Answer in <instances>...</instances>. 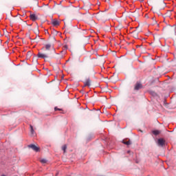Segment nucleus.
<instances>
[{
	"label": "nucleus",
	"mask_w": 176,
	"mask_h": 176,
	"mask_svg": "<svg viewBox=\"0 0 176 176\" xmlns=\"http://www.w3.org/2000/svg\"><path fill=\"white\" fill-rule=\"evenodd\" d=\"M157 145L158 146H164V145H166V140L163 138L158 139Z\"/></svg>",
	"instance_id": "1"
},
{
	"label": "nucleus",
	"mask_w": 176,
	"mask_h": 176,
	"mask_svg": "<svg viewBox=\"0 0 176 176\" xmlns=\"http://www.w3.org/2000/svg\"><path fill=\"white\" fill-rule=\"evenodd\" d=\"M28 148H31L35 152H39V147L36 146L35 144H30L28 145Z\"/></svg>",
	"instance_id": "2"
},
{
	"label": "nucleus",
	"mask_w": 176,
	"mask_h": 176,
	"mask_svg": "<svg viewBox=\"0 0 176 176\" xmlns=\"http://www.w3.org/2000/svg\"><path fill=\"white\" fill-rule=\"evenodd\" d=\"M37 57H38V58H47L48 56L47 54L38 52L37 54Z\"/></svg>",
	"instance_id": "3"
},
{
	"label": "nucleus",
	"mask_w": 176,
	"mask_h": 176,
	"mask_svg": "<svg viewBox=\"0 0 176 176\" xmlns=\"http://www.w3.org/2000/svg\"><path fill=\"white\" fill-rule=\"evenodd\" d=\"M30 18L32 21H36L38 20V16L35 14H31Z\"/></svg>",
	"instance_id": "4"
},
{
	"label": "nucleus",
	"mask_w": 176,
	"mask_h": 176,
	"mask_svg": "<svg viewBox=\"0 0 176 176\" xmlns=\"http://www.w3.org/2000/svg\"><path fill=\"white\" fill-rule=\"evenodd\" d=\"M134 89L135 90H140V89H142V85L140 82H137Z\"/></svg>",
	"instance_id": "5"
},
{
	"label": "nucleus",
	"mask_w": 176,
	"mask_h": 176,
	"mask_svg": "<svg viewBox=\"0 0 176 176\" xmlns=\"http://www.w3.org/2000/svg\"><path fill=\"white\" fill-rule=\"evenodd\" d=\"M52 25H54L55 27L57 25H60V21H58L57 20H54L52 21Z\"/></svg>",
	"instance_id": "6"
},
{
	"label": "nucleus",
	"mask_w": 176,
	"mask_h": 176,
	"mask_svg": "<svg viewBox=\"0 0 176 176\" xmlns=\"http://www.w3.org/2000/svg\"><path fill=\"white\" fill-rule=\"evenodd\" d=\"M85 84V87H86V86H90V79H87L86 81L84 82Z\"/></svg>",
	"instance_id": "7"
},
{
	"label": "nucleus",
	"mask_w": 176,
	"mask_h": 176,
	"mask_svg": "<svg viewBox=\"0 0 176 176\" xmlns=\"http://www.w3.org/2000/svg\"><path fill=\"white\" fill-rule=\"evenodd\" d=\"M50 47H52V45H50V44H46L45 45V50H50Z\"/></svg>",
	"instance_id": "8"
},
{
	"label": "nucleus",
	"mask_w": 176,
	"mask_h": 176,
	"mask_svg": "<svg viewBox=\"0 0 176 176\" xmlns=\"http://www.w3.org/2000/svg\"><path fill=\"white\" fill-rule=\"evenodd\" d=\"M153 134H154V135H159V134H160V131H158V130L153 131Z\"/></svg>",
	"instance_id": "9"
},
{
	"label": "nucleus",
	"mask_w": 176,
	"mask_h": 176,
	"mask_svg": "<svg viewBox=\"0 0 176 176\" xmlns=\"http://www.w3.org/2000/svg\"><path fill=\"white\" fill-rule=\"evenodd\" d=\"M122 142H123V144H124L125 145H131V142H130V140H128V141L123 140Z\"/></svg>",
	"instance_id": "10"
},
{
	"label": "nucleus",
	"mask_w": 176,
	"mask_h": 176,
	"mask_svg": "<svg viewBox=\"0 0 176 176\" xmlns=\"http://www.w3.org/2000/svg\"><path fill=\"white\" fill-rule=\"evenodd\" d=\"M41 163H42V164H46V163H47V160H46V159H42L40 160Z\"/></svg>",
	"instance_id": "11"
},
{
	"label": "nucleus",
	"mask_w": 176,
	"mask_h": 176,
	"mask_svg": "<svg viewBox=\"0 0 176 176\" xmlns=\"http://www.w3.org/2000/svg\"><path fill=\"white\" fill-rule=\"evenodd\" d=\"M62 149L63 150L64 153H65V151H67V144L63 145Z\"/></svg>",
	"instance_id": "12"
},
{
	"label": "nucleus",
	"mask_w": 176,
	"mask_h": 176,
	"mask_svg": "<svg viewBox=\"0 0 176 176\" xmlns=\"http://www.w3.org/2000/svg\"><path fill=\"white\" fill-rule=\"evenodd\" d=\"M30 132L31 134H34V126L32 125H30Z\"/></svg>",
	"instance_id": "13"
},
{
	"label": "nucleus",
	"mask_w": 176,
	"mask_h": 176,
	"mask_svg": "<svg viewBox=\"0 0 176 176\" xmlns=\"http://www.w3.org/2000/svg\"><path fill=\"white\" fill-rule=\"evenodd\" d=\"M60 53H63V54H65L67 53V51L63 50V51H61V52H60Z\"/></svg>",
	"instance_id": "14"
},
{
	"label": "nucleus",
	"mask_w": 176,
	"mask_h": 176,
	"mask_svg": "<svg viewBox=\"0 0 176 176\" xmlns=\"http://www.w3.org/2000/svg\"><path fill=\"white\" fill-rule=\"evenodd\" d=\"M54 109H55V111H61V109H58L57 107H55Z\"/></svg>",
	"instance_id": "15"
},
{
	"label": "nucleus",
	"mask_w": 176,
	"mask_h": 176,
	"mask_svg": "<svg viewBox=\"0 0 176 176\" xmlns=\"http://www.w3.org/2000/svg\"><path fill=\"white\" fill-rule=\"evenodd\" d=\"M67 45H65V46H64V49H65V50H67Z\"/></svg>",
	"instance_id": "16"
}]
</instances>
